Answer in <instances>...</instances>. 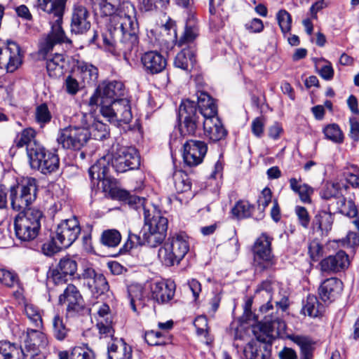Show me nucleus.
<instances>
[{"instance_id":"f257e3e1","label":"nucleus","mask_w":359,"mask_h":359,"mask_svg":"<svg viewBox=\"0 0 359 359\" xmlns=\"http://www.w3.org/2000/svg\"><path fill=\"white\" fill-rule=\"evenodd\" d=\"M96 10L104 16H110L109 34L103 36L105 46L114 55H129L138 43V24L135 18V8L128 1L117 6L118 0H92Z\"/></svg>"},{"instance_id":"f03ea898","label":"nucleus","mask_w":359,"mask_h":359,"mask_svg":"<svg viewBox=\"0 0 359 359\" xmlns=\"http://www.w3.org/2000/svg\"><path fill=\"white\" fill-rule=\"evenodd\" d=\"M67 0H37L39 8L53 16L50 19V32L40 42V50L50 51L54 46L70 42L62 27V18Z\"/></svg>"},{"instance_id":"7ed1b4c3","label":"nucleus","mask_w":359,"mask_h":359,"mask_svg":"<svg viewBox=\"0 0 359 359\" xmlns=\"http://www.w3.org/2000/svg\"><path fill=\"white\" fill-rule=\"evenodd\" d=\"M189 250V237L184 232L170 235L159 248L158 257L166 266L179 264Z\"/></svg>"},{"instance_id":"20e7f679","label":"nucleus","mask_w":359,"mask_h":359,"mask_svg":"<svg viewBox=\"0 0 359 359\" xmlns=\"http://www.w3.org/2000/svg\"><path fill=\"white\" fill-rule=\"evenodd\" d=\"M42 211L37 208L22 210L15 217L14 229L16 237L22 241H32L38 236L41 220Z\"/></svg>"},{"instance_id":"39448f33","label":"nucleus","mask_w":359,"mask_h":359,"mask_svg":"<svg viewBox=\"0 0 359 359\" xmlns=\"http://www.w3.org/2000/svg\"><path fill=\"white\" fill-rule=\"evenodd\" d=\"M38 186L36 179L25 177L10 188L11 205L13 210L27 209L36 198Z\"/></svg>"},{"instance_id":"423d86ee","label":"nucleus","mask_w":359,"mask_h":359,"mask_svg":"<svg viewBox=\"0 0 359 359\" xmlns=\"http://www.w3.org/2000/svg\"><path fill=\"white\" fill-rule=\"evenodd\" d=\"M100 113L117 126L129 123L133 118L130 102L124 97L111 101L110 104H106L104 100L101 102Z\"/></svg>"},{"instance_id":"0eeeda50","label":"nucleus","mask_w":359,"mask_h":359,"mask_svg":"<svg viewBox=\"0 0 359 359\" xmlns=\"http://www.w3.org/2000/svg\"><path fill=\"white\" fill-rule=\"evenodd\" d=\"M90 140V133L85 128L69 126L60 129L57 137V143L63 149L80 150Z\"/></svg>"},{"instance_id":"6e6552de","label":"nucleus","mask_w":359,"mask_h":359,"mask_svg":"<svg viewBox=\"0 0 359 359\" xmlns=\"http://www.w3.org/2000/svg\"><path fill=\"white\" fill-rule=\"evenodd\" d=\"M272 240L273 238L266 233H262L254 243V264L259 271L271 268L276 263L271 250Z\"/></svg>"},{"instance_id":"1a4fd4ad","label":"nucleus","mask_w":359,"mask_h":359,"mask_svg":"<svg viewBox=\"0 0 359 359\" xmlns=\"http://www.w3.org/2000/svg\"><path fill=\"white\" fill-rule=\"evenodd\" d=\"M29 161L32 168L37 169L43 174L55 172L60 165L58 156L46 149L43 145L34 151L30 150Z\"/></svg>"},{"instance_id":"9d476101","label":"nucleus","mask_w":359,"mask_h":359,"mask_svg":"<svg viewBox=\"0 0 359 359\" xmlns=\"http://www.w3.org/2000/svg\"><path fill=\"white\" fill-rule=\"evenodd\" d=\"M179 116L184 120L181 131L188 135H194L197 128L203 123L202 116L198 114L195 101H182L179 108Z\"/></svg>"},{"instance_id":"9b49d317","label":"nucleus","mask_w":359,"mask_h":359,"mask_svg":"<svg viewBox=\"0 0 359 359\" xmlns=\"http://www.w3.org/2000/svg\"><path fill=\"white\" fill-rule=\"evenodd\" d=\"M140 165V156L133 147H119L111 158V165L117 172L137 168Z\"/></svg>"},{"instance_id":"f8f14e48","label":"nucleus","mask_w":359,"mask_h":359,"mask_svg":"<svg viewBox=\"0 0 359 359\" xmlns=\"http://www.w3.org/2000/svg\"><path fill=\"white\" fill-rule=\"evenodd\" d=\"M81 233L79 222L76 217L62 220L55 233V239L64 248H69L78 238Z\"/></svg>"},{"instance_id":"ddd939ff","label":"nucleus","mask_w":359,"mask_h":359,"mask_svg":"<svg viewBox=\"0 0 359 359\" xmlns=\"http://www.w3.org/2000/svg\"><path fill=\"white\" fill-rule=\"evenodd\" d=\"M22 54L18 44L8 41L6 45L0 47V68L8 72H13L21 65Z\"/></svg>"},{"instance_id":"4468645a","label":"nucleus","mask_w":359,"mask_h":359,"mask_svg":"<svg viewBox=\"0 0 359 359\" xmlns=\"http://www.w3.org/2000/svg\"><path fill=\"white\" fill-rule=\"evenodd\" d=\"M165 237V235L143 226L138 234L129 232V248L130 249L138 245H147L151 248H156L163 242Z\"/></svg>"},{"instance_id":"2eb2a0df","label":"nucleus","mask_w":359,"mask_h":359,"mask_svg":"<svg viewBox=\"0 0 359 359\" xmlns=\"http://www.w3.org/2000/svg\"><path fill=\"white\" fill-rule=\"evenodd\" d=\"M207 144L200 140H190L187 141L183 146L182 157L184 163L194 167L199 165L207 153Z\"/></svg>"},{"instance_id":"dca6fc26","label":"nucleus","mask_w":359,"mask_h":359,"mask_svg":"<svg viewBox=\"0 0 359 359\" xmlns=\"http://www.w3.org/2000/svg\"><path fill=\"white\" fill-rule=\"evenodd\" d=\"M95 316L97 328L101 337H111L114 334L113 316L109 306L107 304H98L96 306Z\"/></svg>"},{"instance_id":"f3484780","label":"nucleus","mask_w":359,"mask_h":359,"mask_svg":"<svg viewBox=\"0 0 359 359\" xmlns=\"http://www.w3.org/2000/svg\"><path fill=\"white\" fill-rule=\"evenodd\" d=\"M97 93L102 97V102L110 104L111 101L121 99L126 94L122 82L118 81H104L97 87Z\"/></svg>"},{"instance_id":"a211bd4d","label":"nucleus","mask_w":359,"mask_h":359,"mask_svg":"<svg viewBox=\"0 0 359 359\" xmlns=\"http://www.w3.org/2000/svg\"><path fill=\"white\" fill-rule=\"evenodd\" d=\"M77 271V263L71 257H65L60 259L57 266L52 272L53 282L62 284L73 277Z\"/></svg>"},{"instance_id":"6ab92c4d","label":"nucleus","mask_w":359,"mask_h":359,"mask_svg":"<svg viewBox=\"0 0 359 359\" xmlns=\"http://www.w3.org/2000/svg\"><path fill=\"white\" fill-rule=\"evenodd\" d=\"M83 297L77 287L69 284L59 297V303L66 304L67 313L79 312L83 308Z\"/></svg>"},{"instance_id":"aec40b11","label":"nucleus","mask_w":359,"mask_h":359,"mask_svg":"<svg viewBox=\"0 0 359 359\" xmlns=\"http://www.w3.org/2000/svg\"><path fill=\"white\" fill-rule=\"evenodd\" d=\"M71 32L76 34H83L90 27V13L81 5L74 6L71 18Z\"/></svg>"},{"instance_id":"412c9836","label":"nucleus","mask_w":359,"mask_h":359,"mask_svg":"<svg viewBox=\"0 0 359 359\" xmlns=\"http://www.w3.org/2000/svg\"><path fill=\"white\" fill-rule=\"evenodd\" d=\"M48 339L46 334L38 329L27 328L23 346L20 347L25 352L39 353L46 348Z\"/></svg>"},{"instance_id":"4be33fe9","label":"nucleus","mask_w":359,"mask_h":359,"mask_svg":"<svg viewBox=\"0 0 359 359\" xmlns=\"http://www.w3.org/2000/svg\"><path fill=\"white\" fill-rule=\"evenodd\" d=\"M349 259L348 255L342 250L338 251L334 255L323 259L320 263V269L325 272H339L348 268Z\"/></svg>"},{"instance_id":"5701e85b","label":"nucleus","mask_w":359,"mask_h":359,"mask_svg":"<svg viewBox=\"0 0 359 359\" xmlns=\"http://www.w3.org/2000/svg\"><path fill=\"white\" fill-rule=\"evenodd\" d=\"M203 126L205 136L212 142L220 141L227 135V130L217 115L203 119Z\"/></svg>"},{"instance_id":"b1692460","label":"nucleus","mask_w":359,"mask_h":359,"mask_svg":"<svg viewBox=\"0 0 359 359\" xmlns=\"http://www.w3.org/2000/svg\"><path fill=\"white\" fill-rule=\"evenodd\" d=\"M343 290V283L337 278H330L323 281L318 288V294L324 302H332Z\"/></svg>"},{"instance_id":"393cba45","label":"nucleus","mask_w":359,"mask_h":359,"mask_svg":"<svg viewBox=\"0 0 359 359\" xmlns=\"http://www.w3.org/2000/svg\"><path fill=\"white\" fill-rule=\"evenodd\" d=\"M141 62L144 70L151 74L161 72L166 67L165 57L157 51H148L141 57Z\"/></svg>"},{"instance_id":"a878e982","label":"nucleus","mask_w":359,"mask_h":359,"mask_svg":"<svg viewBox=\"0 0 359 359\" xmlns=\"http://www.w3.org/2000/svg\"><path fill=\"white\" fill-rule=\"evenodd\" d=\"M36 132L31 128H27L18 133L14 140L13 144L17 148L26 147L28 158L30 157V150L34 151L39 148L41 144L35 140Z\"/></svg>"},{"instance_id":"bb28decb","label":"nucleus","mask_w":359,"mask_h":359,"mask_svg":"<svg viewBox=\"0 0 359 359\" xmlns=\"http://www.w3.org/2000/svg\"><path fill=\"white\" fill-rule=\"evenodd\" d=\"M175 285L173 282H156L151 287L152 297L158 302L166 303L174 296Z\"/></svg>"},{"instance_id":"cd10ccee","label":"nucleus","mask_w":359,"mask_h":359,"mask_svg":"<svg viewBox=\"0 0 359 359\" xmlns=\"http://www.w3.org/2000/svg\"><path fill=\"white\" fill-rule=\"evenodd\" d=\"M199 114L203 119L217 115L215 100L207 93L198 91L196 94Z\"/></svg>"},{"instance_id":"c85d7f7f","label":"nucleus","mask_w":359,"mask_h":359,"mask_svg":"<svg viewBox=\"0 0 359 359\" xmlns=\"http://www.w3.org/2000/svg\"><path fill=\"white\" fill-rule=\"evenodd\" d=\"M143 214L144 217V226L155 230L165 236L167 235L168 220L165 217L163 216L160 212H154V214L151 216L149 210L146 208H143Z\"/></svg>"},{"instance_id":"c756f323","label":"nucleus","mask_w":359,"mask_h":359,"mask_svg":"<svg viewBox=\"0 0 359 359\" xmlns=\"http://www.w3.org/2000/svg\"><path fill=\"white\" fill-rule=\"evenodd\" d=\"M196 62L195 46H190L182 48V50L177 54L174 60V65L177 68L185 71H191Z\"/></svg>"},{"instance_id":"7c9ffc66","label":"nucleus","mask_w":359,"mask_h":359,"mask_svg":"<svg viewBox=\"0 0 359 359\" xmlns=\"http://www.w3.org/2000/svg\"><path fill=\"white\" fill-rule=\"evenodd\" d=\"M103 189L104 191H109L113 198L127 202L129 205L136 210L142 209L143 210V208H145L144 205V198L131 195L129 192L125 190L118 189H109L107 188L106 185H104Z\"/></svg>"},{"instance_id":"2f4dec72","label":"nucleus","mask_w":359,"mask_h":359,"mask_svg":"<svg viewBox=\"0 0 359 359\" xmlns=\"http://www.w3.org/2000/svg\"><path fill=\"white\" fill-rule=\"evenodd\" d=\"M334 215L330 210L318 211L315 215L312 226L314 231H320L321 235H327L332 228Z\"/></svg>"},{"instance_id":"473e14b6","label":"nucleus","mask_w":359,"mask_h":359,"mask_svg":"<svg viewBox=\"0 0 359 359\" xmlns=\"http://www.w3.org/2000/svg\"><path fill=\"white\" fill-rule=\"evenodd\" d=\"M132 348L123 339H115L108 346V359H131Z\"/></svg>"},{"instance_id":"72a5a7b5","label":"nucleus","mask_w":359,"mask_h":359,"mask_svg":"<svg viewBox=\"0 0 359 359\" xmlns=\"http://www.w3.org/2000/svg\"><path fill=\"white\" fill-rule=\"evenodd\" d=\"M76 72L79 77L82 80L83 86L93 83L98 78L97 68L84 61L77 62Z\"/></svg>"},{"instance_id":"f704fd0d","label":"nucleus","mask_w":359,"mask_h":359,"mask_svg":"<svg viewBox=\"0 0 359 359\" xmlns=\"http://www.w3.org/2000/svg\"><path fill=\"white\" fill-rule=\"evenodd\" d=\"M274 290L273 285L270 281H264L257 287L255 293L257 299H263L266 301V304L260 306L259 311L262 313H267L269 311L273 309V306L271 302L273 299V292Z\"/></svg>"},{"instance_id":"c9c22d12","label":"nucleus","mask_w":359,"mask_h":359,"mask_svg":"<svg viewBox=\"0 0 359 359\" xmlns=\"http://www.w3.org/2000/svg\"><path fill=\"white\" fill-rule=\"evenodd\" d=\"M258 341H252L248 344V351L250 352L251 359H272L271 350L265 344V338L257 337Z\"/></svg>"},{"instance_id":"e433bc0d","label":"nucleus","mask_w":359,"mask_h":359,"mask_svg":"<svg viewBox=\"0 0 359 359\" xmlns=\"http://www.w3.org/2000/svg\"><path fill=\"white\" fill-rule=\"evenodd\" d=\"M65 57L62 54H55L46 61V69L50 77L59 78L64 74Z\"/></svg>"},{"instance_id":"4c0bfd02","label":"nucleus","mask_w":359,"mask_h":359,"mask_svg":"<svg viewBox=\"0 0 359 359\" xmlns=\"http://www.w3.org/2000/svg\"><path fill=\"white\" fill-rule=\"evenodd\" d=\"M260 330L267 336L271 334L275 330L281 332L286 327L285 323L278 316H265Z\"/></svg>"},{"instance_id":"58836bf2","label":"nucleus","mask_w":359,"mask_h":359,"mask_svg":"<svg viewBox=\"0 0 359 359\" xmlns=\"http://www.w3.org/2000/svg\"><path fill=\"white\" fill-rule=\"evenodd\" d=\"M106 157H103L98 160L95 164L92 165L88 170L91 179H97L99 181H102L104 184L109 181L107 174L109 167L106 165Z\"/></svg>"},{"instance_id":"ea45409f","label":"nucleus","mask_w":359,"mask_h":359,"mask_svg":"<svg viewBox=\"0 0 359 359\" xmlns=\"http://www.w3.org/2000/svg\"><path fill=\"white\" fill-rule=\"evenodd\" d=\"M290 189L299 195L300 200L304 203L311 202V196L313 193V189L307 184H299L296 178H291L289 180Z\"/></svg>"},{"instance_id":"a19ab883","label":"nucleus","mask_w":359,"mask_h":359,"mask_svg":"<svg viewBox=\"0 0 359 359\" xmlns=\"http://www.w3.org/2000/svg\"><path fill=\"white\" fill-rule=\"evenodd\" d=\"M69 331L63 317L55 313L52 318V332L55 338L62 341L67 337Z\"/></svg>"},{"instance_id":"79ce46f5","label":"nucleus","mask_w":359,"mask_h":359,"mask_svg":"<svg viewBox=\"0 0 359 359\" xmlns=\"http://www.w3.org/2000/svg\"><path fill=\"white\" fill-rule=\"evenodd\" d=\"M23 355L21 348L7 341H0V359H20Z\"/></svg>"},{"instance_id":"37998d69","label":"nucleus","mask_w":359,"mask_h":359,"mask_svg":"<svg viewBox=\"0 0 359 359\" xmlns=\"http://www.w3.org/2000/svg\"><path fill=\"white\" fill-rule=\"evenodd\" d=\"M60 359H95L93 351L87 347L76 346L72 348L70 355L67 352L59 353Z\"/></svg>"},{"instance_id":"c03bdc74","label":"nucleus","mask_w":359,"mask_h":359,"mask_svg":"<svg viewBox=\"0 0 359 359\" xmlns=\"http://www.w3.org/2000/svg\"><path fill=\"white\" fill-rule=\"evenodd\" d=\"M174 187L177 193L190 191L191 182L189 176L182 170H177L173 174Z\"/></svg>"},{"instance_id":"a18cd8bd","label":"nucleus","mask_w":359,"mask_h":359,"mask_svg":"<svg viewBox=\"0 0 359 359\" xmlns=\"http://www.w3.org/2000/svg\"><path fill=\"white\" fill-rule=\"evenodd\" d=\"M198 36V29L196 25H192L189 22L186 24L184 31L177 41L176 44L182 47L183 46H194L193 44L194 40Z\"/></svg>"},{"instance_id":"49530a36","label":"nucleus","mask_w":359,"mask_h":359,"mask_svg":"<svg viewBox=\"0 0 359 359\" xmlns=\"http://www.w3.org/2000/svg\"><path fill=\"white\" fill-rule=\"evenodd\" d=\"M87 285L93 294L97 296L105 293L109 289V284L104 276L99 273L92 281H87Z\"/></svg>"},{"instance_id":"de8ad7c7","label":"nucleus","mask_w":359,"mask_h":359,"mask_svg":"<svg viewBox=\"0 0 359 359\" xmlns=\"http://www.w3.org/2000/svg\"><path fill=\"white\" fill-rule=\"evenodd\" d=\"M337 211L339 213L348 217H355L358 215V210L352 200L346 201V198L341 196L337 201Z\"/></svg>"},{"instance_id":"09e8293b","label":"nucleus","mask_w":359,"mask_h":359,"mask_svg":"<svg viewBox=\"0 0 359 359\" xmlns=\"http://www.w3.org/2000/svg\"><path fill=\"white\" fill-rule=\"evenodd\" d=\"M88 130L90 133V138L93 137L97 140H102L107 138L109 134L107 126L95 119Z\"/></svg>"},{"instance_id":"8fccbe9b","label":"nucleus","mask_w":359,"mask_h":359,"mask_svg":"<svg viewBox=\"0 0 359 359\" xmlns=\"http://www.w3.org/2000/svg\"><path fill=\"white\" fill-rule=\"evenodd\" d=\"M121 241V235L116 229H107L102 233L101 243L109 248H115Z\"/></svg>"},{"instance_id":"3c124183","label":"nucleus","mask_w":359,"mask_h":359,"mask_svg":"<svg viewBox=\"0 0 359 359\" xmlns=\"http://www.w3.org/2000/svg\"><path fill=\"white\" fill-rule=\"evenodd\" d=\"M52 118L51 113L46 103L37 106L35 109L34 119L41 128L44 127L50 122Z\"/></svg>"},{"instance_id":"603ef678","label":"nucleus","mask_w":359,"mask_h":359,"mask_svg":"<svg viewBox=\"0 0 359 359\" xmlns=\"http://www.w3.org/2000/svg\"><path fill=\"white\" fill-rule=\"evenodd\" d=\"M20 282L18 273L13 270L0 269V285L14 287Z\"/></svg>"},{"instance_id":"864d4df0","label":"nucleus","mask_w":359,"mask_h":359,"mask_svg":"<svg viewBox=\"0 0 359 359\" xmlns=\"http://www.w3.org/2000/svg\"><path fill=\"white\" fill-rule=\"evenodd\" d=\"M320 306L316 297L309 295L304 304L302 312L304 315H308L310 317H317L320 313Z\"/></svg>"},{"instance_id":"5fc2aeb1","label":"nucleus","mask_w":359,"mask_h":359,"mask_svg":"<svg viewBox=\"0 0 359 359\" xmlns=\"http://www.w3.org/2000/svg\"><path fill=\"white\" fill-rule=\"evenodd\" d=\"M323 133L327 140L334 143L340 144L344 141V134L339 126L336 123L329 124L325 127Z\"/></svg>"},{"instance_id":"6e6d98bb","label":"nucleus","mask_w":359,"mask_h":359,"mask_svg":"<svg viewBox=\"0 0 359 359\" xmlns=\"http://www.w3.org/2000/svg\"><path fill=\"white\" fill-rule=\"evenodd\" d=\"M253 210L254 206L251 205L248 201H240L232 208L231 212L236 218L242 219L249 217Z\"/></svg>"},{"instance_id":"4d7b16f0","label":"nucleus","mask_w":359,"mask_h":359,"mask_svg":"<svg viewBox=\"0 0 359 359\" xmlns=\"http://www.w3.org/2000/svg\"><path fill=\"white\" fill-rule=\"evenodd\" d=\"M320 196L323 199L330 200L332 198L339 199L341 194V187L339 183H327L325 187L320 191Z\"/></svg>"},{"instance_id":"13d9d810","label":"nucleus","mask_w":359,"mask_h":359,"mask_svg":"<svg viewBox=\"0 0 359 359\" xmlns=\"http://www.w3.org/2000/svg\"><path fill=\"white\" fill-rule=\"evenodd\" d=\"M94 119L95 118L91 114L79 111L76 113L72 117V123L74 125L72 126L85 128L88 130Z\"/></svg>"},{"instance_id":"bf43d9fd","label":"nucleus","mask_w":359,"mask_h":359,"mask_svg":"<svg viewBox=\"0 0 359 359\" xmlns=\"http://www.w3.org/2000/svg\"><path fill=\"white\" fill-rule=\"evenodd\" d=\"M276 20L283 34L290 32L292 17L286 10H280L276 14Z\"/></svg>"},{"instance_id":"052dcab7","label":"nucleus","mask_w":359,"mask_h":359,"mask_svg":"<svg viewBox=\"0 0 359 359\" xmlns=\"http://www.w3.org/2000/svg\"><path fill=\"white\" fill-rule=\"evenodd\" d=\"M345 180L353 188H359V168L355 165L347 167L344 172Z\"/></svg>"},{"instance_id":"680f3d73","label":"nucleus","mask_w":359,"mask_h":359,"mask_svg":"<svg viewBox=\"0 0 359 359\" xmlns=\"http://www.w3.org/2000/svg\"><path fill=\"white\" fill-rule=\"evenodd\" d=\"M25 313L31 323L36 327L42 326V318L38 309L32 304H27L25 307Z\"/></svg>"},{"instance_id":"e2e57ef3","label":"nucleus","mask_w":359,"mask_h":359,"mask_svg":"<svg viewBox=\"0 0 359 359\" xmlns=\"http://www.w3.org/2000/svg\"><path fill=\"white\" fill-rule=\"evenodd\" d=\"M144 339L149 346H160L165 344L163 335L161 332L147 331L144 332Z\"/></svg>"},{"instance_id":"0e129e2a","label":"nucleus","mask_w":359,"mask_h":359,"mask_svg":"<svg viewBox=\"0 0 359 359\" xmlns=\"http://www.w3.org/2000/svg\"><path fill=\"white\" fill-rule=\"evenodd\" d=\"M57 241L55 239V235L52 237L51 241H48L43 244L41 250L43 253L47 256H51L61 249L65 248L64 246L60 245Z\"/></svg>"},{"instance_id":"69168bd1","label":"nucleus","mask_w":359,"mask_h":359,"mask_svg":"<svg viewBox=\"0 0 359 359\" xmlns=\"http://www.w3.org/2000/svg\"><path fill=\"white\" fill-rule=\"evenodd\" d=\"M170 0H142V6L146 11L154 9L165 10L167 8Z\"/></svg>"},{"instance_id":"338daca9","label":"nucleus","mask_w":359,"mask_h":359,"mask_svg":"<svg viewBox=\"0 0 359 359\" xmlns=\"http://www.w3.org/2000/svg\"><path fill=\"white\" fill-rule=\"evenodd\" d=\"M82 83V81L79 83L75 78L69 75L65 79L64 88L69 95H75L79 91Z\"/></svg>"},{"instance_id":"774afa93","label":"nucleus","mask_w":359,"mask_h":359,"mask_svg":"<svg viewBox=\"0 0 359 359\" xmlns=\"http://www.w3.org/2000/svg\"><path fill=\"white\" fill-rule=\"evenodd\" d=\"M272 192L269 187H265L257 200L258 209L262 212L264 211L265 208L271 202Z\"/></svg>"}]
</instances>
